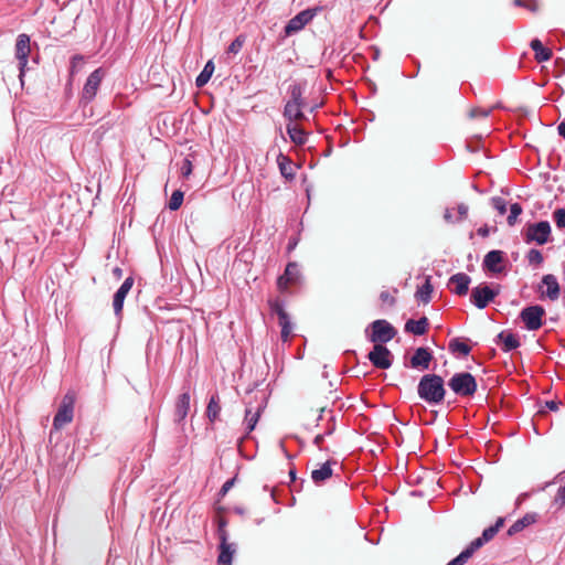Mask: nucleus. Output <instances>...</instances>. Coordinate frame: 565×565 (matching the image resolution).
Listing matches in <instances>:
<instances>
[{
	"label": "nucleus",
	"mask_w": 565,
	"mask_h": 565,
	"mask_svg": "<svg viewBox=\"0 0 565 565\" xmlns=\"http://www.w3.org/2000/svg\"><path fill=\"white\" fill-rule=\"evenodd\" d=\"M305 105H300V104H297L296 106L295 105H285V108H284V116L289 120V121H300V120H303L306 117L301 110V108H303Z\"/></svg>",
	"instance_id": "32"
},
{
	"label": "nucleus",
	"mask_w": 565,
	"mask_h": 565,
	"mask_svg": "<svg viewBox=\"0 0 565 565\" xmlns=\"http://www.w3.org/2000/svg\"><path fill=\"white\" fill-rule=\"evenodd\" d=\"M74 404H75V393L67 392L60 404L57 413L53 419V427L55 429H61L64 425L71 423L74 416Z\"/></svg>",
	"instance_id": "7"
},
{
	"label": "nucleus",
	"mask_w": 565,
	"mask_h": 565,
	"mask_svg": "<svg viewBox=\"0 0 565 565\" xmlns=\"http://www.w3.org/2000/svg\"><path fill=\"white\" fill-rule=\"evenodd\" d=\"M429 320L427 317H422L418 320L409 319L406 321L404 330L407 333H413L415 335H423L428 331Z\"/></svg>",
	"instance_id": "25"
},
{
	"label": "nucleus",
	"mask_w": 565,
	"mask_h": 565,
	"mask_svg": "<svg viewBox=\"0 0 565 565\" xmlns=\"http://www.w3.org/2000/svg\"><path fill=\"white\" fill-rule=\"evenodd\" d=\"M563 303L565 306V288H564V291H563Z\"/></svg>",
	"instance_id": "63"
},
{
	"label": "nucleus",
	"mask_w": 565,
	"mask_h": 565,
	"mask_svg": "<svg viewBox=\"0 0 565 565\" xmlns=\"http://www.w3.org/2000/svg\"><path fill=\"white\" fill-rule=\"evenodd\" d=\"M289 94H290V99L286 103V105H297V104H300V105H306L305 104V100L302 98V94H303V85L300 84V83H294L289 86V89H288Z\"/></svg>",
	"instance_id": "31"
},
{
	"label": "nucleus",
	"mask_w": 565,
	"mask_h": 565,
	"mask_svg": "<svg viewBox=\"0 0 565 565\" xmlns=\"http://www.w3.org/2000/svg\"><path fill=\"white\" fill-rule=\"evenodd\" d=\"M557 132L558 135L565 139V119L562 120L557 126Z\"/></svg>",
	"instance_id": "56"
},
{
	"label": "nucleus",
	"mask_w": 565,
	"mask_h": 565,
	"mask_svg": "<svg viewBox=\"0 0 565 565\" xmlns=\"http://www.w3.org/2000/svg\"><path fill=\"white\" fill-rule=\"evenodd\" d=\"M235 550L232 544L227 543V532L222 530V541L220 544V554L217 558L218 565H232V557Z\"/></svg>",
	"instance_id": "24"
},
{
	"label": "nucleus",
	"mask_w": 565,
	"mask_h": 565,
	"mask_svg": "<svg viewBox=\"0 0 565 565\" xmlns=\"http://www.w3.org/2000/svg\"><path fill=\"white\" fill-rule=\"evenodd\" d=\"M206 417L211 423H214L218 419L221 413V404L220 396L217 394H213L210 397V401L206 406Z\"/></svg>",
	"instance_id": "29"
},
{
	"label": "nucleus",
	"mask_w": 565,
	"mask_h": 565,
	"mask_svg": "<svg viewBox=\"0 0 565 565\" xmlns=\"http://www.w3.org/2000/svg\"><path fill=\"white\" fill-rule=\"evenodd\" d=\"M83 63V56L82 55H74L71 60V73L74 74L76 68L78 67V64Z\"/></svg>",
	"instance_id": "49"
},
{
	"label": "nucleus",
	"mask_w": 565,
	"mask_h": 565,
	"mask_svg": "<svg viewBox=\"0 0 565 565\" xmlns=\"http://www.w3.org/2000/svg\"><path fill=\"white\" fill-rule=\"evenodd\" d=\"M470 282V276L465 273H457L449 278L448 287L451 292L465 296L468 294Z\"/></svg>",
	"instance_id": "17"
},
{
	"label": "nucleus",
	"mask_w": 565,
	"mask_h": 565,
	"mask_svg": "<svg viewBox=\"0 0 565 565\" xmlns=\"http://www.w3.org/2000/svg\"><path fill=\"white\" fill-rule=\"evenodd\" d=\"M495 343L501 344V349L503 352L513 351L521 345L516 334L507 330L501 331L497 335Z\"/></svg>",
	"instance_id": "21"
},
{
	"label": "nucleus",
	"mask_w": 565,
	"mask_h": 565,
	"mask_svg": "<svg viewBox=\"0 0 565 565\" xmlns=\"http://www.w3.org/2000/svg\"><path fill=\"white\" fill-rule=\"evenodd\" d=\"M527 498V493H522L520 494L518 498H516V501H515V508H520V505L526 500Z\"/></svg>",
	"instance_id": "57"
},
{
	"label": "nucleus",
	"mask_w": 565,
	"mask_h": 565,
	"mask_svg": "<svg viewBox=\"0 0 565 565\" xmlns=\"http://www.w3.org/2000/svg\"><path fill=\"white\" fill-rule=\"evenodd\" d=\"M545 309L540 305H532L523 308L519 318L524 323L525 329L529 331L539 330L543 326V318L545 317Z\"/></svg>",
	"instance_id": "9"
},
{
	"label": "nucleus",
	"mask_w": 565,
	"mask_h": 565,
	"mask_svg": "<svg viewBox=\"0 0 565 565\" xmlns=\"http://www.w3.org/2000/svg\"><path fill=\"white\" fill-rule=\"evenodd\" d=\"M500 294V285L480 284L472 288L470 301L478 308L484 309Z\"/></svg>",
	"instance_id": "6"
},
{
	"label": "nucleus",
	"mask_w": 565,
	"mask_h": 565,
	"mask_svg": "<svg viewBox=\"0 0 565 565\" xmlns=\"http://www.w3.org/2000/svg\"><path fill=\"white\" fill-rule=\"evenodd\" d=\"M539 514L535 512H529L521 519L516 520L507 531L508 536H513L520 532H522L527 526L537 522Z\"/></svg>",
	"instance_id": "23"
},
{
	"label": "nucleus",
	"mask_w": 565,
	"mask_h": 565,
	"mask_svg": "<svg viewBox=\"0 0 565 565\" xmlns=\"http://www.w3.org/2000/svg\"><path fill=\"white\" fill-rule=\"evenodd\" d=\"M561 405V402L559 401H546L545 402V406L550 409V411H557L558 407Z\"/></svg>",
	"instance_id": "53"
},
{
	"label": "nucleus",
	"mask_w": 565,
	"mask_h": 565,
	"mask_svg": "<svg viewBox=\"0 0 565 565\" xmlns=\"http://www.w3.org/2000/svg\"><path fill=\"white\" fill-rule=\"evenodd\" d=\"M278 324L281 328L280 338L284 342H287L292 332V324L289 315H280V317L278 318Z\"/></svg>",
	"instance_id": "34"
},
{
	"label": "nucleus",
	"mask_w": 565,
	"mask_h": 565,
	"mask_svg": "<svg viewBox=\"0 0 565 565\" xmlns=\"http://www.w3.org/2000/svg\"><path fill=\"white\" fill-rule=\"evenodd\" d=\"M132 286H134V277L129 276L124 280L121 286L118 288V290L114 295L113 308H114V313L118 319H121V317H122L124 301H125L127 295L129 294V291L131 290Z\"/></svg>",
	"instance_id": "15"
},
{
	"label": "nucleus",
	"mask_w": 565,
	"mask_h": 565,
	"mask_svg": "<svg viewBox=\"0 0 565 565\" xmlns=\"http://www.w3.org/2000/svg\"><path fill=\"white\" fill-rule=\"evenodd\" d=\"M452 209H446L445 210V213H444V218L447 223H457L455 220L456 217H454L452 215Z\"/></svg>",
	"instance_id": "52"
},
{
	"label": "nucleus",
	"mask_w": 565,
	"mask_h": 565,
	"mask_svg": "<svg viewBox=\"0 0 565 565\" xmlns=\"http://www.w3.org/2000/svg\"><path fill=\"white\" fill-rule=\"evenodd\" d=\"M104 77L105 71L102 67L96 68L89 74L81 94L79 103L83 107L87 106L95 98Z\"/></svg>",
	"instance_id": "8"
},
{
	"label": "nucleus",
	"mask_w": 565,
	"mask_h": 565,
	"mask_svg": "<svg viewBox=\"0 0 565 565\" xmlns=\"http://www.w3.org/2000/svg\"><path fill=\"white\" fill-rule=\"evenodd\" d=\"M237 480V477H233L231 479H228L227 481H225V483L222 486V488L220 489L217 495H218V499H223L227 492L234 487L235 482Z\"/></svg>",
	"instance_id": "43"
},
{
	"label": "nucleus",
	"mask_w": 565,
	"mask_h": 565,
	"mask_svg": "<svg viewBox=\"0 0 565 565\" xmlns=\"http://www.w3.org/2000/svg\"><path fill=\"white\" fill-rule=\"evenodd\" d=\"M335 430V422H334V417H331L330 420H329V424H328V427L326 429V431L323 433L324 436H330L333 434V431Z\"/></svg>",
	"instance_id": "50"
},
{
	"label": "nucleus",
	"mask_w": 565,
	"mask_h": 565,
	"mask_svg": "<svg viewBox=\"0 0 565 565\" xmlns=\"http://www.w3.org/2000/svg\"><path fill=\"white\" fill-rule=\"evenodd\" d=\"M526 259L529 264L534 267H540L544 262L542 252L536 248H532L527 252Z\"/></svg>",
	"instance_id": "37"
},
{
	"label": "nucleus",
	"mask_w": 565,
	"mask_h": 565,
	"mask_svg": "<svg viewBox=\"0 0 565 565\" xmlns=\"http://www.w3.org/2000/svg\"><path fill=\"white\" fill-rule=\"evenodd\" d=\"M316 15V10L307 9L291 18L285 25V34L290 36L302 30Z\"/></svg>",
	"instance_id": "13"
},
{
	"label": "nucleus",
	"mask_w": 565,
	"mask_h": 565,
	"mask_svg": "<svg viewBox=\"0 0 565 565\" xmlns=\"http://www.w3.org/2000/svg\"><path fill=\"white\" fill-rule=\"evenodd\" d=\"M542 284L546 286V290L542 291L541 297L555 301L559 298L561 287L557 278L553 274H546L542 277Z\"/></svg>",
	"instance_id": "19"
},
{
	"label": "nucleus",
	"mask_w": 565,
	"mask_h": 565,
	"mask_svg": "<svg viewBox=\"0 0 565 565\" xmlns=\"http://www.w3.org/2000/svg\"><path fill=\"white\" fill-rule=\"evenodd\" d=\"M30 36L28 34H19L15 41V58L18 60L19 78L23 84V77L30 55Z\"/></svg>",
	"instance_id": "10"
},
{
	"label": "nucleus",
	"mask_w": 565,
	"mask_h": 565,
	"mask_svg": "<svg viewBox=\"0 0 565 565\" xmlns=\"http://www.w3.org/2000/svg\"><path fill=\"white\" fill-rule=\"evenodd\" d=\"M365 334L370 342L385 344L396 337L397 330L387 320L377 319L369 324Z\"/></svg>",
	"instance_id": "3"
},
{
	"label": "nucleus",
	"mask_w": 565,
	"mask_h": 565,
	"mask_svg": "<svg viewBox=\"0 0 565 565\" xmlns=\"http://www.w3.org/2000/svg\"><path fill=\"white\" fill-rule=\"evenodd\" d=\"M504 523L505 518H498L493 525L484 529L481 536L471 541L470 544L447 565H465L479 548H481L486 543L490 542L497 535L500 529L503 527Z\"/></svg>",
	"instance_id": "2"
},
{
	"label": "nucleus",
	"mask_w": 565,
	"mask_h": 565,
	"mask_svg": "<svg viewBox=\"0 0 565 565\" xmlns=\"http://www.w3.org/2000/svg\"><path fill=\"white\" fill-rule=\"evenodd\" d=\"M324 435L323 434H318L315 439H313V444L320 449V450H323L324 448L322 447V443L324 440Z\"/></svg>",
	"instance_id": "54"
},
{
	"label": "nucleus",
	"mask_w": 565,
	"mask_h": 565,
	"mask_svg": "<svg viewBox=\"0 0 565 565\" xmlns=\"http://www.w3.org/2000/svg\"><path fill=\"white\" fill-rule=\"evenodd\" d=\"M233 511H234L236 514H238V515H244V514H245V510H244V508H242V507H235V508L233 509Z\"/></svg>",
	"instance_id": "60"
},
{
	"label": "nucleus",
	"mask_w": 565,
	"mask_h": 565,
	"mask_svg": "<svg viewBox=\"0 0 565 565\" xmlns=\"http://www.w3.org/2000/svg\"><path fill=\"white\" fill-rule=\"evenodd\" d=\"M380 300L383 302V303H387L390 307H394L395 303H396V298L394 296H392L388 291L386 290H383L381 291L380 294Z\"/></svg>",
	"instance_id": "46"
},
{
	"label": "nucleus",
	"mask_w": 565,
	"mask_h": 565,
	"mask_svg": "<svg viewBox=\"0 0 565 565\" xmlns=\"http://www.w3.org/2000/svg\"><path fill=\"white\" fill-rule=\"evenodd\" d=\"M289 477H290V480L292 482H295V480H296V470L295 469H290Z\"/></svg>",
	"instance_id": "61"
},
{
	"label": "nucleus",
	"mask_w": 565,
	"mask_h": 565,
	"mask_svg": "<svg viewBox=\"0 0 565 565\" xmlns=\"http://www.w3.org/2000/svg\"><path fill=\"white\" fill-rule=\"evenodd\" d=\"M552 216L558 228H565V209H556Z\"/></svg>",
	"instance_id": "41"
},
{
	"label": "nucleus",
	"mask_w": 565,
	"mask_h": 565,
	"mask_svg": "<svg viewBox=\"0 0 565 565\" xmlns=\"http://www.w3.org/2000/svg\"><path fill=\"white\" fill-rule=\"evenodd\" d=\"M287 134L291 141L297 146H303L307 142V132L298 125L288 124L286 127Z\"/></svg>",
	"instance_id": "27"
},
{
	"label": "nucleus",
	"mask_w": 565,
	"mask_h": 565,
	"mask_svg": "<svg viewBox=\"0 0 565 565\" xmlns=\"http://www.w3.org/2000/svg\"><path fill=\"white\" fill-rule=\"evenodd\" d=\"M449 388L460 397H471L477 392V381L469 372L455 373L448 381Z\"/></svg>",
	"instance_id": "4"
},
{
	"label": "nucleus",
	"mask_w": 565,
	"mask_h": 565,
	"mask_svg": "<svg viewBox=\"0 0 565 565\" xmlns=\"http://www.w3.org/2000/svg\"><path fill=\"white\" fill-rule=\"evenodd\" d=\"M492 205L499 212V214L503 215L507 212V201L503 198L495 196L492 198Z\"/></svg>",
	"instance_id": "44"
},
{
	"label": "nucleus",
	"mask_w": 565,
	"mask_h": 565,
	"mask_svg": "<svg viewBox=\"0 0 565 565\" xmlns=\"http://www.w3.org/2000/svg\"><path fill=\"white\" fill-rule=\"evenodd\" d=\"M522 212H523V209L519 203L511 204L510 205V214L507 218L508 224L510 226H513L516 223L519 215L522 214Z\"/></svg>",
	"instance_id": "40"
},
{
	"label": "nucleus",
	"mask_w": 565,
	"mask_h": 565,
	"mask_svg": "<svg viewBox=\"0 0 565 565\" xmlns=\"http://www.w3.org/2000/svg\"><path fill=\"white\" fill-rule=\"evenodd\" d=\"M468 205H466L465 203H460L458 204L457 206V217H456V222L460 223L462 221H465L468 216Z\"/></svg>",
	"instance_id": "45"
},
{
	"label": "nucleus",
	"mask_w": 565,
	"mask_h": 565,
	"mask_svg": "<svg viewBox=\"0 0 565 565\" xmlns=\"http://www.w3.org/2000/svg\"><path fill=\"white\" fill-rule=\"evenodd\" d=\"M417 394L429 405L441 404L446 395L444 379L433 373L423 375L417 385Z\"/></svg>",
	"instance_id": "1"
},
{
	"label": "nucleus",
	"mask_w": 565,
	"mask_h": 565,
	"mask_svg": "<svg viewBox=\"0 0 565 565\" xmlns=\"http://www.w3.org/2000/svg\"><path fill=\"white\" fill-rule=\"evenodd\" d=\"M367 359L374 367L386 370L392 366L394 355L384 344H374L367 354Z\"/></svg>",
	"instance_id": "11"
},
{
	"label": "nucleus",
	"mask_w": 565,
	"mask_h": 565,
	"mask_svg": "<svg viewBox=\"0 0 565 565\" xmlns=\"http://www.w3.org/2000/svg\"><path fill=\"white\" fill-rule=\"evenodd\" d=\"M514 4L516 7H524L532 12H536L539 10V4L535 0H514Z\"/></svg>",
	"instance_id": "42"
},
{
	"label": "nucleus",
	"mask_w": 565,
	"mask_h": 565,
	"mask_svg": "<svg viewBox=\"0 0 565 565\" xmlns=\"http://www.w3.org/2000/svg\"><path fill=\"white\" fill-rule=\"evenodd\" d=\"M555 503H557L559 508L565 507V484L558 488L555 495Z\"/></svg>",
	"instance_id": "48"
},
{
	"label": "nucleus",
	"mask_w": 565,
	"mask_h": 565,
	"mask_svg": "<svg viewBox=\"0 0 565 565\" xmlns=\"http://www.w3.org/2000/svg\"><path fill=\"white\" fill-rule=\"evenodd\" d=\"M277 164L280 174L286 179V181H294L296 177L297 167L295 166L292 160L282 152H279V154L277 156Z\"/></svg>",
	"instance_id": "20"
},
{
	"label": "nucleus",
	"mask_w": 565,
	"mask_h": 565,
	"mask_svg": "<svg viewBox=\"0 0 565 565\" xmlns=\"http://www.w3.org/2000/svg\"><path fill=\"white\" fill-rule=\"evenodd\" d=\"M269 309L273 315H276L278 318L280 315H286V310L284 308V301L279 298L268 300Z\"/></svg>",
	"instance_id": "39"
},
{
	"label": "nucleus",
	"mask_w": 565,
	"mask_h": 565,
	"mask_svg": "<svg viewBox=\"0 0 565 565\" xmlns=\"http://www.w3.org/2000/svg\"><path fill=\"white\" fill-rule=\"evenodd\" d=\"M190 388L183 387V392L178 396L174 405L173 419L177 424H182L190 411Z\"/></svg>",
	"instance_id": "16"
},
{
	"label": "nucleus",
	"mask_w": 565,
	"mask_h": 565,
	"mask_svg": "<svg viewBox=\"0 0 565 565\" xmlns=\"http://www.w3.org/2000/svg\"><path fill=\"white\" fill-rule=\"evenodd\" d=\"M181 173L184 178H189V175L192 173V162L190 159H183L181 166Z\"/></svg>",
	"instance_id": "47"
},
{
	"label": "nucleus",
	"mask_w": 565,
	"mask_h": 565,
	"mask_svg": "<svg viewBox=\"0 0 565 565\" xmlns=\"http://www.w3.org/2000/svg\"><path fill=\"white\" fill-rule=\"evenodd\" d=\"M226 525V521L225 520H221L220 521V524H218V536H220V540L222 541V530H225Z\"/></svg>",
	"instance_id": "59"
},
{
	"label": "nucleus",
	"mask_w": 565,
	"mask_h": 565,
	"mask_svg": "<svg viewBox=\"0 0 565 565\" xmlns=\"http://www.w3.org/2000/svg\"><path fill=\"white\" fill-rule=\"evenodd\" d=\"M262 407H257L256 412L253 413L252 408L245 411V424L247 434L255 429V426L260 417Z\"/></svg>",
	"instance_id": "35"
},
{
	"label": "nucleus",
	"mask_w": 565,
	"mask_h": 565,
	"mask_svg": "<svg viewBox=\"0 0 565 565\" xmlns=\"http://www.w3.org/2000/svg\"><path fill=\"white\" fill-rule=\"evenodd\" d=\"M505 253L499 249L490 250L486 254L482 267L492 274H501L504 271Z\"/></svg>",
	"instance_id": "14"
},
{
	"label": "nucleus",
	"mask_w": 565,
	"mask_h": 565,
	"mask_svg": "<svg viewBox=\"0 0 565 565\" xmlns=\"http://www.w3.org/2000/svg\"><path fill=\"white\" fill-rule=\"evenodd\" d=\"M393 292H394V294H397V292H398V289H397V288H393Z\"/></svg>",
	"instance_id": "64"
},
{
	"label": "nucleus",
	"mask_w": 565,
	"mask_h": 565,
	"mask_svg": "<svg viewBox=\"0 0 565 565\" xmlns=\"http://www.w3.org/2000/svg\"><path fill=\"white\" fill-rule=\"evenodd\" d=\"M469 339L462 341L460 338H454L449 341L448 349L452 354L468 356L471 352V347L467 343Z\"/></svg>",
	"instance_id": "28"
},
{
	"label": "nucleus",
	"mask_w": 565,
	"mask_h": 565,
	"mask_svg": "<svg viewBox=\"0 0 565 565\" xmlns=\"http://www.w3.org/2000/svg\"><path fill=\"white\" fill-rule=\"evenodd\" d=\"M301 278V273L299 266L295 262H290L287 264L285 271L277 279V288L285 292L288 290L289 286L298 285Z\"/></svg>",
	"instance_id": "12"
},
{
	"label": "nucleus",
	"mask_w": 565,
	"mask_h": 565,
	"mask_svg": "<svg viewBox=\"0 0 565 565\" xmlns=\"http://www.w3.org/2000/svg\"><path fill=\"white\" fill-rule=\"evenodd\" d=\"M477 233L481 237H487V236H489L490 230H489V227L487 225H483V226L478 228Z\"/></svg>",
	"instance_id": "55"
},
{
	"label": "nucleus",
	"mask_w": 565,
	"mask_h": 565,
	"mask_svg": "<svg viewBox=\"0 0 565 565\" xmlns=\"http://www.w3.org/2000/svg\"><path fill=\"white\" fill-rule=\"evenodd\" d=\"M265 518H257L254 520L256 525H260L264 522Z\"/></svg>",
	"instance_id": "62"
},
{
	"label": "nucleus",
	"mask_w": 565,
	"mask_h": 565,
	"mask_svg": "<svg viewBox=\"0 0 565 565\" xmlns=\"http://www.w3.org/2000/svg\"><path fill=\"white\" fill-rule=\"evenodd\" d=\"M488 115H489V110H483V109H478V108L472 109V110L470 111V117H472V118H475V117H477V116H480V117H488Z\"/></svg>",
	"instance_id": "51"
},
{
	"label": "nucleus",
	"mask_w": 565,
	"mask_h": 565,
	"mask_svg": "<svg viewBox=\"0 0 565 565\" xmlns=\"http://www.w3.org/2000/svg\"><path fill=\"white\" fill-rule=\"evenodd\" d=\"M434 287L430 282V276L426 277L425 284L417 289L415 297L423 303H428L431 300Z\"/></svg>",
	"instance_id": "33"
},
{
	"label": "nucleus",
	"mask_w": 565,
	"mask_h": 565,
	"mask_svg": "<svg viewBox=\"0 0 565 565\" xmlns=\"http://www.w3.org/2000/svg\"><path fill=\"white\" fill-rule=\"evenodd\" d=\"M552 230L547 221H540L536 223H529L524 230L525 243H536L537 245H544L552 241Z\"/></svg>",
	"instance_id": "5"
},
{
	"label": "nucleus",
	"mask_w": 565,
	"mask_h": 565,
	"mask_svg": "<svg viewBox=\"0 0 565 565\" xmlns=\"http://www.w3.org/2000/svg\"><path fill=\"white\" fill-rule=\"evenodd\" d=\"M434 359L431 351L428 348H417L409 360V366L413 369L428 370L431 360Z\"/></svg>",
	"instance_id": "18"
},
{
	"label": "nucleus",
	"mask_w": 565,
	"mask_h": 565,
	"mask_svg": "<svg viewBox=\"0 0 565 565\" xmlns=\"http://www.w3.org/2000/svg\"><path fill=\"white\" fill-rule=\"evenodd\" d=\"M183 198H184V194L181 190H175L170 200H169V203H168V207L171 210V211H177L180 209V206L182 205V202H183Z\"/></svg>",
	"instance_id": "38"
},
{
	"label": "nucleus",
	"mask_w": 565,
	"mask_h": 565,
	"mask_svg": "<svg viewBox=\"0 0 565 565\" xmlns=\"http://www.w3.org/2000/svg\"><path fill=\"white\" fill-rule=\"evenodd\" d=\"M113 275L117 278V279H120L121 276H122V269L120 267H115L113 269Z\"/></svg>",
	"instance_id": "58"
},
{
	"label": "nucleus",
	"mask_w": 565,
	"mask_h": 565,
	"mask_svg": "<svg viewBox=\"0 0 565 565\" xmlns=\"http://www.w3.org/2000/svg\"><path fill=\"white\" fill-rule=\"evenodd\" d=\"M531 49L534 51L535 60L539 63L551 60L553 53L548 47H545L541 40L533 39L530 43Z\"/></svg>",
	"instance_id": "26"
},
{
	"label": "nucleus",
	"mask_w": 565,
	"mask_h": 565,
	"mask_svg": "<svg viewBox=\"0 0 565 565\" xmlns=\"http://www.w3.org/2000/svg\"><path fill=\"white\" fill-rule=\"evenodd\" d=\"M214 63L212 60L207 61L206 64L204 65L203 70L201 71V73L198 75V77L195 78V86L198 88H202L204 87L210 78L212 77V74L214 72Z\"/></svg>",
	"instance_id": "30"
},
{
	"label": "nucleus",
	"mask_w": 565,
	"mask_h": 565,
	"mask_svg": "<svg viewBox=\"0 0 565 565\" xmlns=\"http://www.w3.org/2000/svg\"><path fill=\"white\" fill-rule=\"evenodd\" d=\"M245 42H246V35L245 34L237 35L232 41V43L228 45V47L226 50V54L227 55H230V54L236 55L242 50V47L244 46Z\"/></svg>",
	"instance_id": "36"
},
{
	"label": "nucleus",
	"mask_w": 565,
	"mask_h": 565,
	"mask_svg": "<svg viewBox=\"0 0 565 565\" xmlns=\"http://www.w3.org/2000/svg\"><path fill=\"white\" fill-rule=\"evenodd\" d=\"M335 460H328L323 462L319 468L311 471V479L315 484L321 486L328 479L332 477V465H335Z\"/></svg>",
	"instance_id": "22"
}]
</instances>
